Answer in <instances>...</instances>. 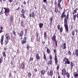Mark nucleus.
Returning a JSON list of instances; mask_svg holds the SVG:
<instances>
[{
  "label": "nucleus",
  "mask_w": 78,
  "mask_h": 78,
  "mask_svg": "<svg viewBox=\"0 0 78 78\" xmlns=\"http://www.w3.org/2000/svg\"><path fill=\"white\" fill-rule=\"evenodd\" d=\"M21 12L22 14H25V10H24V9H23L21 11Z\"/></svg>",
  "instance_id": "30"
},
{
  "label": "nucleus",
  "mask_w": 78,
  "mask_h": 78,
  "mask_svg": "<svg viewBox=\"0 0 78 78\" xmlns=\"http://www.w3.org/2000/svg\"><path fill=\"white\" fill-rule=\"evenodd\" d=\"M2 55L5 58H6V54L5 53V51H2Z\"/></svg>",
  "instance_id": "25"
},
{
  "label": "nucleus",
  "mask_w": 78,
  "mask_h": 78,
  "mask_svg": "<svg viewBox=\"0 0 78 78\" xmlns=\"http://www.w3.org/2000/svg\"><path fill=\"white\" fill-rule=\"evenodd\" d=\"M36 36H37V38L39 37V34H38V32H36Z\"/></svg>",
  "instance_id": "41"
},
{
  "label": "nucleus",
  "mask_w": 78,
  "mask_h": 78,
  "mask_svg": "<svg viewBox=\"0 0 78 78\" xmlns=\"http://www.w3.org/2000/svg\"><path fill=\"white\" fill-rule=\"evenodd\" d=\"M66 72L67 71H66V68L63 69L62 70V75H63V76H66Z\"/></svg>",
  "instance_id": "7"
},
{
  "label": "nucleus",
  "mask_w": 78,
  "mask_h": 78,
  "mask_svg": "<svg viewBox=\"0 0 78 78\" xmlns=\"http://www.w3.org/2000/svg\"><path fill=\"white\" fill-rule=\"evenodd\" d=\"M70 66L71 70H72L73 67L75 66V63H74V62L72 61L70 62Z\"/></svg>",
  "instance_id": "8"
},
{
  "label": "nucleus",
  "mask_w": 78,
  "mask_h": 78,
  "mask_svg": "<svg viewBox=\"0 0 78 78\" xmlns=\"http://www.w3.org/2000/svg\"><path fill=\"white\" fill-rule=\"evenodd\" d=\"M25 33H27V31H28V29H25Z\"/></svg>",
  "instance_id": "52"
},
{
  "label": "nucleus",
  "mask_w": 78,
  "mask_h": 78,
  "mask_svg": "<svg viewBox=\"0 0 78 78\" xmlns=\"http://www.w3.org/2000/svg\"><path fill=\"white\" fill-rule=\"evenodd\" d=\"M52 56L51 55H50L49 56V59L50 60H51L52 59Z\"/></svg>",
  "instance_id": "40"
},
{
  "label": "nucleus",
  "mask_w": 78,
  "mask_h": 78,
  "mask_svg": "<svg viewBox=\"0 0 78 78\" xmlns=\"http://www.w3.org/2000/svg\"><path fill=\"white\" fill-rule=\"evenodd\" d=\"M8 42H9V40L6 39L5 40V45H7L8 43Z\"/></svg>",
  "instance_id": "28"
},
{
  "label": "nucleus",
  "mask_w": 78,
  "mask_h": 78,
  "mask_svg": "<svg viewBox=\"0 0 78 78\" xmlns=\"http://www.w3.org/2000/svg\"><path fill=\"white\" fill-rule=\"evenodd\" d=\"M43 57L45 61H47V57H46V55H45V54L43 53Z\"/></svg>",
  "instance_id": "19"
},
{
  "label": "nucleus",
  "mask_w": 78,
  "mask_h": 78,
  "mask_svg": "<svg viewBox=\"0 0 78 78\" xmlns=\"http://www.w3.org/2000/svg\"><path fill=\"white\" fill-rule=\"evenodd\" d=\"M68 53L69 55H72V53L70 51H68Z\"/></svg>",
  "instance_id": "48"
},
{
  "label": "nucleus",
  "mask_w": 78,
  "mask_h": 78,
  "mask_svg": "<svg viewBox=\"0 0 78 78\" xmlns=\"http://www.w3.org/2000/svg\"><path fill=\"white\" fill-rule=\"evenodd\" d=\"M45 3L46 4V5H48V2L47 1Z\"/></svg>",
  "instance_id": "63"
},
{
  "label": "nucleus",
  "mask_w": 78,
  "mask_h": 78,
  "mask_svg": "<svg viewBox=\"0 0 78 78\" xmlns=\"http://www.w3.org/2000/svg\"><path fill=\"white\" fill-rule=\"evenodd\" d=\"M66 62H67V64H70V61H69V60Z\"/></svg>",
  "instance_id": "53"
},
{
  "label": "nucleus",
  "mask_w": 78,
  "mask_h": 78,
  "mask_svg": "<svg viewBox=\"0 0 78 78\" xmlns=\"http://www.w3.org/2000/svg\"><path fill=\"white\" fill-rule=\"evenodd\" d=\"M23 4L25 5H27V2H25V1H24V2Z\"/></svg>",
  "instance_id": "58"
},
{
  "label": "nucleus",
  "mask_w": 78,
  "mask_h": 78,
  "mask_svg": "<svg viewBox=\"0 0 78 78\" xmlns=\"http://www.w3.org/2000/svg\"><path fill=\"white\" fill-rule=\"evenodd\" d=\"M55 12H56V13H58V9H55Z\"/></svg>",
  "instance_id": "45"
},
{
  "label": "nucleus",
  "mask_w": 78,
  "mask_h": 78,
  "mask_svg": "<svg viewBox=\"0 0 78 78\" xmlns=\"http://www.w3.org/2000/svg\"><path fill=\"white\" fill-rule=\"evenodd\" d=\"M54 53H55V64L56 65V66H58V58H57V53H56V49H54L53 50Z\"/></svg>",
  "instance_id": "2"
},
{
  "label": "nucleus",
  "mask_w": 78,
  "mask_h": 78,
  "mask_svg": "<svg viewBox=\"0 0 78 78\" xmlns=\"http://www.w3.org/2000/svg\"><path fill=\"white\" fill-rule=\"evenodd\" d=\"M66 58L65 57L64 58V59L63 60V61H64L65 62H66Z\"/></svg>",
  "instance_id": "57"
},
{
  "label": "nucleus",
  "mask_w": 78,
  "mask_h": 78,
  "mask_svg": "<svg viewBox=\"0 0 78 78\" xmlns=\"http://www.w3.org/2000/svg\"><path fill=\"white\" fill-rule=\"evenodd\" d=\"M57 28L58 30H60V25L58 24L57 26Z\"/></svg>",
  "instance_id": "39"
},
{
  "label": "nucleus",
  "mask_w": 78,
  "mask_h": 78,
  "mask_svg": "<svg viewBox=\"0 0 78 78\" xmlns=\"http://www.w3.org/2000/svg\"><path fill=\"white\" fill-rule=\"evenodd\" d=\"M66 75L68 78H70V74L68 72H66Z\"/></svg>",
  "instance_id": "27"
},
{
  "label": "nucleus",
  "mask_w": 78,
  "mask_h": 78,
  "mask_svg": "<svg viewBox=\"0 0 78 78\" xmlns=\"http://www.w3.org/2000/svg\"><path fill=\"white\" fill-rule=\"evenodd\" d=\"M60 47H61V48H62V49L63 50L66 49V48H67V47H66V43H64L63 44V46H61Z\"/></svg>",
  "instance_id": "10"
},
{
  "label": "nucleus",
  "mask_w": 78,
  "mask_h": 78,
  "mask_svg": "<svg viewBox=\"0 0 78 78\" xmlns=\"http://www.w3.org/2000/svg\"><path fill=\"white\" fill-rule=\"evenodd\" d=\"M31 15L32 16V17L33 18V17H34L35 16L34 12H32L31 14Z\"/></svg>",
  "instance_id": "32"
},
{
  "label": "nucleus",
  "mask_w": 78,
  "mask_h": 78,
  "mask_svg": "<svg viewBox=\"0 0 78 78\" xmlns=\"http://www.w3.org/2000/svg\"><path fill=\"white\" fill-rule=\"evenodd\" d=\"M43 7L44 8V9H46V6L44 4H43L42 5Z\"/></svg>",
  "instance_id": "50"
},
{
  "label": "nucleus",
  "mask_w": 78,
  "mask_h": 78,
  "mask_svg": "<svg viewBox=\"0 0 78 78\" xmlns=\"http://www.w3.org/2000/svg\"><path fill=\"white\" fill-rule=\"evenodd\" d=\"M10 20L11 22H12L13 21V17L12 16H10Z\"/></svg>",
  "instance_id": "29"
},
{
  "label": "nucleus",
  "mask_w": 78,
  "mask_h": 78,
  "mask_svg": "<svg viewBox=\"0 0 78 78\" xmlns=\"http://www.w3.org/2000/svg\"><path fill=\"white\" fill-rule=\"evenodd\" d=\"M47 75L48 76H50L51 77H52L53 75V70L51 69L49 70V71H48L47 72Z\"/></svg>",
  "instance_id": "3"
},
{
  "label": "nucleus",
  "mask_w": 78,
  "mask_h": 78,
  "mask_svg": "<svg viewBox=\"0 0 78 78\" xmlns=\"http://www.w3.org/2000/svg\"><path fill=\"white\" fill-rule=\"evenodd\" d=\"M4 40V36L3 35H2L1 37V38L0 42L1 43V44L3 45V41Z\"/></svg>",
  "instance_id": "12"
},
{
  "label": "nucleus",
  "mask_w": 78,
  "mask_h": 78,
  "mask_svg": "<svg viewBox=\"0 0 78 78\" xmlns=\"http://www.w3.org/2000/svg\"><path fill=\"white\" fill-rule=\"evenodd\" d=\"M36 39H37V42H39V41H40V38H39V39H38V37H36Z\"/></svg>",
  "instance_id": "47"
},
{
  "label": "nucleus",
  "mask_w": 78,
  "mask_h": 78,
  "mask_svg": "<svg viewBox=\"0 0 78 78\" xmlns=\"http://www.w3.org/2000/svg\"><path fill=\"white\" fill-rule=\"evenodd\" d=\"M19 9H20V7H18V8H17V9H16V10L17 11H18V10H19Z\"/></svg>",
  "instance_id": "62"
},
{
  "label": "nucleus",
  "mask_w": 78,
  "mask_h": 78,
  "mask_svg": "<svg viewBox=\"0 0 78 78\" xmlns=\"http://www.w3.org/2000/svg\"><path fill=\"white\" fill-rule=\"evenodd\" d=\"M26 41H27V37H25L21 41L22 44L23 45V44H25L26 42Z\"/></svg>",
  "instance_id": "9"
},
{
  "label": "nucleus",
  "mask_w": 78,
  "mask_h": 78,
  "mask_svg": "<svg viewBox=\"0 0 78 78\" xmlns=\"http://www.w3.org/2000/svg\"><path fill=\"white\" fill-rule=\"evenodd\" d=\"M78 10V8H76L74 10L73 12V15H74L75 14H76L77 12V11Z\"/></svg>",
  "instance_id": "15"
},
{
  "label": "nucleus",
  "mask_w": 78,
  "mask_h": 78,
  "mask_svg": "<svg viewBox=\"0 0 78 78\" xmlns=\"http://www.w3.org/2000/svg\"><path fill=\"white\" fill-rule=\"evenodd\" d=\"M4 9H5L4 13L5 15L6 16H8V13H9V8H4Z\"/></svg>",
  "instance_id": "4"
},
{
  "label": "nucleus",
  "mask_w": 78,
  "mask_h": 78,
  "mask_svg": "<svg viewBox=\"0 0 78 78\" xmlns=\"http://www.w3.org/2000/svg\"><path fill=\"white\" fill-rule=\"evenodd\" d=\"M50 64L51 65L52 64V60H50L47 63V64Z\"/></svg>",
  "instance_id": "26"
},
{
  "label": "nucleus",
  "mask_w": 78,
  "mask_h": 78,
  "mask_svg": "<svg viewBox=\"0 0 78 78\" xmlns=\"http://www.w3.org/2000/svg\"><path fill=\"white\" fill-rule=\"evenodd\" d=\"M60 30L61 33H62V31L63 30V28H62V27H60Z\"/></svg>",
  "instance_id": "34"
},
{
  "label": "nucleus",
  "mask_w": 78,
  "mask_h": 78,
  "mask_svg": "<svg viewBox=\"0 0 78 78\" xmlns=\"http://www.w3.org/2000/svg\"><path fill=\"white\" fill-rule=\"evenodd\" d=\"M36 58L37 60H39V59H40V57H39V55L38 53H37L36 54Z\"/></svg>",
  "instance_id": "17"
},
{
  "label": "nucleus",
  "mask_w": 78,
  "mask_h": 78,
  "mask_svg": "<svg viewBox=\"0 0 78 78\" xmlns=\"http://www.w3.org/2000/svg\"><path fill=\"white\" fill-rule=\"evenodd\" d=\"M53 17H51L50 19V20L51 21V23H52V22L53 21Z\"/></svg>",
  "instance_id": "38"
},
{
  "label": "nucleus",
  "mask_w": 78,
  "mask_h": 78,
  "mask_svg": "<svg viewBox=\"0 0 78 78\" xmlns=\"http://www.w3.org/2000/svg\"><path fill=\"white\" fill-rule=\"evenodd\" d=\"M27 50H30V46H29V45H27Z\"/></svg>",
  "instance_id": "42"
},
{
  "label": "nucleus",
  "mask_w": 78,
  "mask_h": 78,
  "mask_svg": "<svg viewBox=\"0 0 78 78\" xmlns=\"http://www.w3.org/2000/svg\"><path fill=\"white\" fill-rule=\"evenodd\" d=\"M5 38L6 40H9V39H10V36H9V35H8V34H6L5 35Z\"/></svg>",
  "instance_id": "14"
},
{
  "label": "nucleus",
  "mask_w": 78,
  "mask_h": 78,
  "mask_svg": "<svg viewBox=\"0 0 78 78\" xmlns=\"http://www.w3.org/2000/svg\"><path fill=\"white\" fill-rule=\"evenodd\" d=\"M62 0H58V5L59 8V9H62V8L61 7V2H62Z\"/></svg>",
  "instance_id": "5"
},
{
  "label": "nucleus",
  "mask_w": 78,
  "mask_h": 78,
  "mask_svg": "<svg viewBox=\"0 0 78 78\" xmlns=\"http://www.w3.org/2000/svg\"><path fill=\"white\" fill-rule=\"evenodd\" d=\"M34 70V71H35V72H36L37 71V69H35Z\"/></svg>",
  "instance_id": "55"
},
{
  "label": "nucleus",
  "mask_w": 78,
  "mask_h": 78,
  "mask_svg": "<svg viewBox=\"0 0 78 78\" xmlns=\"http://www.w3.org/2000/svg\"><path fill=\"white\" fill-rule=\"evenodd\" d=\"M1 12L2 14H3L5 12H4V11H3V8L2 9Z\"/></svg>",
  "instance_id": "44"
},
{
  "label": "nucleus",
  "mask_w": 78,
  "mask_h": 78,
  "mask_svg": "<svg viewBox=\"0 0 78 78\" xmlns=\"http://www.w3.org/2000/svg\"><path fill=\"white\" fill-rule=\"evenodd\" d=\"M58 78H61V76L60 75H59L58 76Z\"/></svg>",
  "instance_id": "60"
},
{
  "label": "nucleus",
  "mask_w": 78,
  "mask_h": 78,
  "mask_svg": "<svg viewBox=\"0 0 78 78\" xmlns=\"http://www.w3.org/2000/svg\"><path fill=\"white\" fill-rule=\"evenodd\" d=\"M75 31L74 30H73L72 33V35L73 36H75Z\"/></svg>",
  "instance_id": "31"
},
{
  "label": "nucleus",
  "mask_w": 78,
  "mask_h": 78,
  "mask_svg": "<svg viewBox=\"0 0 78 78\" xmlns=\"http://www.w3.org/2000/svg\"><path fill=\"white\" fill-rule=\"evenodd\" d=\"M33 59H34L33 57L32 58H31V57H30L29 61H33Z\"/></svg>",
  "instance_id": "46"
},
{
  "label": "nucleus",
  "mask_w": 78,
  "mask_h": 78,
  "mask_svg": "<svg viewBox=\"0 0 78 78\" xmlns=\"http://www.w3.org/2000/svg\"><path fill=\"white\" fill-rule=\"evenodd\" d=\"M2 61H3V60L2 59H1V58H0V64L2 63Z\"/></svg>",
  "instance_id": "54"
},
{
  "label": "nucleus",
  "mask_w": 78,
  "mask_h": 78,
  "mask_svg": "<svg viewBox=\"0 0 78 78\" xmlns=\"http://www.w3.org/2000/svg\"><path fill=\"white\" fill-rule=\"evenodd\" d=\"M63 19H64L63 18H62V17L60 16V18H59V20H60V21H62L63 20Z\"/></svg>",
  "instance_id": "33"
},
{
  "label": "nucleus",
  "mask_w": 78,
  "mask_h": 78,
  "mask_svg": "<svg viewBox=\"0 0 78 78\" xmlns=\"http://www.w3.org/2000/svg\"><path fill=\"white\" fill-rule=\"evenodd\" d=\"M18 34L20 35V37H22V36L23 35V30H22L20 33H18Z\"/></svg>",
  "instance_id": "16"
},
{
  "label": "nucleus",
  "mask_w": 78,
  "mask_h": 78,
  "mask_svg": "<svg viewBox=\"0 0 78 78\" xmlns=\"http://www.w3.org/2000/svg\"><path fill=\"white\" fill-rule=\"evenodd\" d=\"M46 51L48 54H50V50L49 48H47L46 50Z\"/></svg>",
  "instance_id": "24"
},
{
  "label": "nucleus",
  "mask_w": 78,
  "mask_h": 78,
  "mask_svg": "<svg viewBox=\"0 0 78 78\" xmlns=\"http://www.w3.org/2000/svg\"><path fill=\"white\" fill-rule=\"evenodd\" d=\"M73 75L74 77H78V70H76V72H74Z\"/></svg>",
  "instance_id": "13"
},
{
  "label": "nucleus",
  "mask_w": 78,
  "mask_h": 78,
  "mask_svg": "<svg viewBox=\"0 0 78 78\" xmlns=\"http://www.w3.org/2000/svg\"><path fill=\"white\" fill-rule=\"evenodd\" d=\"M41 73L42 75H44L45 73V70H42L41 71Z\"/></svg>",
  "instance_id": "20"
},
{
  "label": "nucleus",
  "mask_w": 78,
  "mask_h": 78,
  "mask_svg": "<svg viewBox=\"0 0 78 78\" xmlns=\"http://www.w3.org/2000/svg\"><path fill=\"white\" fill-rule=\"evenodd\" d=\"M20 16L22 17V18H26V17L25 16V14H21L20 15Z\"/></svg>",
  "instance_id": "21"
},
{
  "label": "nucleus",
  "mask_w": 78,
  "mask_h": 78,
  "mask_svg": "<svg viewBox=\"0 0 78 78\" xmlns=\"http://www.w3.org/2000/svg\"><path fill=\"white\" fill-rule=\"evenodd\" d=\"M73 16V19L74 21H75L76 20V18L77 17V16L76 15H74Z\"/></svg>",
  "instance_id": "22"
},
{
  "label": "nucleus",
  "mask_w": 78,
  "mask_h": 78,
  "mask_svg": "<svg viewBox=\"0 0 78 78\" xmlns=\"http://www.w3.org/2000/svg\"><path fill=\"white\" fill-rule=\"evenodd\" d=\"M42 44L44 45V44H45V42L44 41H42Z\"/></svg>",
  "instance_id": "61"
},
{
  "label": "nucleus",
  "mask_w": 78,
  "mask_h": 78,
  "mask_svg": "<svg viewBox=\"0 0 78 78\" xmlns=\"http://www.w3.org/2000/svg\"><path fill=\"white\" fill-rule=\"evenodd\" d=\"M29 77H31V73H29L28 75Z\"/></svg>",
  "instance_id": "35"
},
{
  "label": "nucleus",
  "mask_w": 78,
  "mask_h": 78,
  "mask_svg": "<svg viewBox=\"0 0 78 78\" xmlns=\"http://www.w3.org/2000/svg\"><path fill=\"white\" fill-rule=\"evenodd\" d=\"M46 32H45L44 33V38H45L46 37H47V35H46Z\"/></svg>",
  "instance_id": "36"
},
{
  "label": "nucleus",
  "mask_w": 78,
  "mask_h": 78,
  "mask_svg": "<svg viewBox=\"0 0 78 78\" xmlns=\"http://www.w3.org/2000/svg\"><path fill=\"white\" fill-rule=\"evenodd\" d=\"M13 34L14 35L15 37H16V32H15V31L14 30H13Z\"/></svg>",
  "instance_id": "37"
},
{
  "label": "nucleus",
  "mask_w": 78,
  "mask_h": 78,
  "mask_svg": "<svg viewBox=\"0 0 78 78\" xmlns=\"http://www.w3.org/2000/svg\"><path fill=\"white\" fill-rule=\"evenodd\" d=\"M12 76V74L11 73H9V77L10 78V77Z\"/></svg>",
  "instance_id": "51"
},
{
  "label": "nucleus",
  "mask_w": 78,
  "mask_h": 78,
  "mask_svg": "<svg viewBox=\"0 0 78 78\" xmlns=\"http://www.w3.org/2000/svg\"><path fill=\"white\" fill-rule=\"evenodd\" d=\"M9 2H10V3L12 2V0H9Z\"/></svg>",
  "instance_id": "64"
},
{
  "label": "nucleus",
  "mask_w": 78,
  "mask_h": 78,
  "mask_svg": "<svg viewBox=\"0 0 78 78\" xmlns=\"http://www.w3.org/2000/svg\"><path fill=\"white\" fill-rule=\"evenodd\" d=\"M78 31L77 30V29H76V35H78V34H77V32Z\"/></svg>",
  "instance_id": "59"
},
{
  "label": "nucleus",
  "mask_w": 78,
  "mask_h": 78,
  "mask_svg": "<svg viewBox=\"0 0 78 78\" xmlns=\"http://www.w3.org/2000/svg\"><path fill=\"white\" fill-rule=\"evenodd\" d=\"M65 11H64L62 14L61 16L63 18L65 17L64 19V25L65 29L67 33H69V27L68 26V20H69V14L67 13L66 16L65 14Z\"/></svg>",
  "instance_id": "1"
},
{
  "label": "nucleus",
  "mask_w": 78,
  "mask_h": 78,
  "mask_svg": "<svg viewBox=\"0 0 78 78\" xmlns=\"http://www.w3.org/2000/svg\"><path fill=\"white\" fill-rule=\"evenodd\" d=\"M55 42L56 47H58V41H55Z\"/></svg>",
  "instance_id": "43"
},
{
  "label": "nucleus",
  "mask_w": 78,
  "mask_h": 78,
  "mask_svg": "<svg viewBox=\"0 0 78 78\" xmlns=\"http://www.w3.org/2000/svg\"><path fill=\"white\" fill-rule=\"evenodd\" d=\"M23 23V21H21V26L22 27V26H23V24H22V23Z\"/></svg>",
  "instance_id": "56"
},
{
  "label": "nucleus",
  "mask_w": 78,
  "mask_h": 78,
  "mask_svg": "<svg viewBox=\"0 0 78 78\" xmlns=\"http://www.w3.org/2000/svg\"><path fill=\"white\" fill-rule=\"evenodd\" d=\"M56 35H54L52 37V41H54V42H56L57 41H56Z\"/></svg>",
  "instance_id": "11"
},
{
  "label": "nucleus",
  "mask_w": 78,
  "mask_h": 78,
  "mask_svg": "<svg viewBox=\"0 0 78 78\" xmlns=\"http://www.w3.org/2000/svg\"><path fill=\"white\" fill-rule=\"evenodd\" d=\"M59 65H58L57 68H56V69H57V70H59Z\"/></svg>",
  "instance_id": "49"
},
{
  "label": "nucleus",
  "mask_w": 78,
  "mask_h": 78,
  "mask_svg": "<svg viewBox=\"0 0 78 78\" xmlns=\"http://www.w3.org/2000/svg\"><path fill=\"white\" fill-rule=\"evenodd\" d=\"M20 68L21 69H23V70H24L25 69V63H24V62H23L21 65H20Z\"/></svg>",
  "instance_id": "6"
},
{
  "label": "nucleus",
  "mask_w": 78,
  "mask_h": 78,
  "mask_svg": "<svg viewBox=\"0 0 78 78\" xmlns=\"http://www.w3.org/2000/svg\"><path fill=\"white\" fill-rule=\"evenodd\" d=\"M43 26H44V24L42 23H41L39 24V27L40 28H41Z\"/></svg>",
  "instance_id": "23"
},
{
  "label": "nucleus",
  "mask_w": 78,
  "mask_h": 78,
  "mask_svg": "<svg viewBox=\"0 0 78 78\" xmlns=\"http://www.w3.org/2000/svg\"><path fill=\"white\" fill-rule=\"evenodd\" d=\"M75 55L77 57L78 56V49H76L75 51Z\"/></svg>",
  "instance_id": "18"
}]
</instances>
